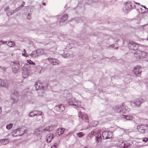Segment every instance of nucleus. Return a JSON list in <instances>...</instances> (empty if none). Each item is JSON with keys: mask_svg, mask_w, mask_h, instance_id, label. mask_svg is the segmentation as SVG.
<instances>
[{"mask_svg": "<svg viewBox=\"0 0 148 148\" xmlns=\"http://www.w3.org/2000/svg\"><path fill=\"white\" fill-rule=\"evenodd\" d=\"M133 72L135 75L139 76L142 72L140 67L138 66H136L134 69Z\"/></svg>", "mask_w": 148, "mask_h": 148, "instance_id": "9", "label": "nucleus"}, {"mask_svg": "<svg viewBox=\"0 0 148 148\" xmlns=\"http://www.w3.org/2000/svg\"><path fill=\"white\" fill-rule=\"evenodd\" d=\"M146 129H145V132H148V125H146Z\"/></svg>", "mask_w": 148, "mask_h": 148, "instance_id": "48", "label": "nucleus"}, {"mask_svg": "<svg viewBox=\"0 0 148 148\" xmlns=\"http://www.w3.org/2000/svg\"><path fill=\"white\" fill-rule=\"evenodd\" d=\"M58 144L57 143H54V145L52 146L51 148H57L58 147Z\"/></svg>", "mask_w": 148, "mask_h": 148, "instance_id": "39", "label": "nucleus"}, {"mask_svg": "<svg viewBox=\"0 0 148 148\" xmlns=\"http://www.w3.org/2000/svg\"><path fill=\"white\" fill-rule=\"evenodd\" d=\"M9 86V83L7 79H3L1 81V86L8 88Z\"/></svg>", "mask_w": 148, "mask_h": 148, "instance_id": "12", "label": "nucleus"}, {"mask_svg": "<svg viewBox=\"0 0 148 148\" xmlns=\"http://www.w3.org/2000/svg\"><path fill=\"white\" fill-rule=\"evenodd\" d=\"M42 69L41 67L38 66L36 67L35 70L36 71H37L38 73H40Z\"/></svg>", "mask_w": 148, "mask_h": 148, "instance_id": "27", "label": "nucleus"}, {"mask_svg": "<svg viewBox=\"0 0 148 148\" xmlns=\"http://www.w3.org/2000/svg\"><path fill=\"white\" fill-rule=\"evenodd\" d=\"M68 100L67 102L69 105H73L77 106L78 107H80L81 103L80 102L78 101L75 99L74 98H72L70 99H67Z\"/></svg>", "mask_w": 148, "mask_h": 148, "instance_id": "4", "label": "nucleus"}, {"mask_svg": "<svg viewBox=\"0 0 148 148\" xmlns=\"http://www.w3.org/2000/svg\"><path fill=\"white\" fill-rule=\"evenodd\" d=\"M24 133V131L21 129H18L14 130L12 133L13 137L21 136Z\"/></svg>", "mask_w": 148, "mask_h": 148, "instance_id": "5", "label": "nucleus"}, {"mask_svg": "<svg viewBox=\"0 0 148 148\" xmlns=\"http://www.w3.org/2000/svg\"><path fill=\"white\" fill-rule=\"evenodd\" d=\"M27 62L28 63H29V64L33 66L35 65V63L32 61H31L30 60H27Z\"/></svg>", "mask_w": 148, "mask_h": 148, "instance_id": "31", "label": "nucleus"}, {"mask_svg": "<svg viewBox=\"0 0 148 148\" xmlns=\"http://www.w3.org/2000/svg\"><path fill=\"white\" fill-rule=\"evenodd\" d=\"M42 133V130L41 128H38L35 130L34 133L36 135H40Z\"/></svg>", "mask_w": 148, "mask_h": 148, "instance_id": "19", "label": "nucleus"}, {"mask_svg": "<svg viewBox=\"0 0 148 148\" xmlns=\"http://www.w3.org/2000/svg\"><path fill=\"white\" fill-rule=\"evenodd\" d=\"M35 114V111L34 110L33 111H32L31 112H30L29 114V116L30 117H33L36 116Z\"/></svg>", "mask_w": 148, "mask_h": 148, "instance_id": "33", "label": "nucleus"}, {"mask_svg": "<svg viewBox=\"0 0 148 148\" xmlns=\"http://www.w3.org/2000/svg\"><path fill=\"white\" fill-rule=\"evenodd\" d=\"M25 4V3L24 2H23L22 3V6H24Z\"/></svg>", "mask_w": 148, "mask_h": 148, "instance_id": "54", "label": "nucleus"}, {"mask_svg": "<svg viewBox=\"0 0 148 148\" xmlns=\"http://www.w3.org/2000/svg\"><path fill=\"white\" fill-rule=\"evenodd\" d=\"M60 129V131H59V130H58V131H59L57 132V133L59 135L62 134L64 133V131L65 130L64 128Z\"/></svg>", "mask_w": 148, "mask_h": 148, "instance_id": "29", "label": "nucleus"}, {"mask_svg": "<svg viewBox=\"0 0 148 148\" xmlns=\"http://www.w3.org/2000/svg\"><path fill=\"white\" fill-rule=\"evenodd\" d=\"M65 109L64 106L62 104L58 105L55 106L54 112L57 114H59Z\"/></svg>", "mask_w": 148, "mask_h": 148, "instance_id": "3", "label": "nucleus"}, {"mask_svg": "<svg viewBox=\"0 0 148 148\" xmlns=\"http://www.w3.org/2000/svg\"><path fill=\"white\" fill-rule=\"evenodd\" d=\"M85 134L82 132L77 133L76 134L80 138L82 137Z\"/></svg>", "mask_w": 148, "mask_h": 148, "instance_id": "32", "label": "nucleus"}, {"mask_svg": "<svg viewBox=\"0 0 148 148\" xmlns=\"http://www.w3.org/2000/svg\"><path fill=\"white\" fill-rule=\"evenodd\" d=\"M141 51H138L134 54V56L137 59H140V55L141 53Z\"/></svg>", "mask_w": 148, "mask_h": 148, "instance_id": "21", "label": "nucleus"}, {"mask_svg": "<svg viewBox=\"0 0 148 148\" xmlns=\"http://www.w3.org/2000/svg\"><path fill=\"white\" fill-rule=\"evenodd\" d=\"M80 108L81 109V110H82V109H83V110L84 109V108L82 107H81Z\"/></svg>", "mask_w": 148, "mask_h": 148, "instance_id": "57", "label": "nucleus"}, {"mask_svg": "<svg viewBox=\"0 0 148 148\" xmlns=\"http://www.w3.org/2000/svg\"><path fill=\"white\" fill-rule=\"evenodd\" d=\"M42 4L43 5H45V3H43Z\"/></svg>", "mask_w": 148, "mask_h": 148, "instance_id": "59", "label": "nucleus"}, {"mask_svg": "<svg viewBox=\"0 0 148 148\" xmlns=\"http://www.w3.org/2000/svg\"><path fill=\"white\" fill-rule=\"evenodd\" d=\"M121 117L122 118L125 119H126L129 120H132L134 118L133 116L132 115H122L121 116Z\"/></svg>", "mask_w": 148, "mask_h": 148, "instance_id": "17", "label": "nucleus"}, {"mask_svg": "<svg viewBox=\"0 0 148 148\" xmlns=\"http://www.w3.org/2000/svg\"><path fill=\"white\" fill-rule=\"evenodd\" d=\"M132 8L131 4L130 3H127L125 4V7L123 8L124 10L130 11Z\"/></svg>", "mask_w": 148, "mask_h": 148, "instance_id": "14", "label": "nucleus"}, {"mask_svg": "<svg viewBox=\"0 0 148 148\" xmlns=\"http://www.w3.org/2000/svg\"><path fill=\"white\" fill-rule=\"evenodd\" d=\"M94 134V132L93 131H92L89 134L88 136H91L92 135H93Z\"/></svg>", "mask_w": 148, "mask_h": 148, "instance_id": "43", "label": "nucleus"}, {"mask_svg": "<svg viewBox=\"0 0 148 148\" xmlns=\"http://www.w3.org/2000/svg\"><path fill=\"white\" fill-rule=\"evenodd\" d=\"M30 55L33 58H35L38 56L36 50L33 51L30 54Z\"/></svg>", "mask_w": 148, "mask_h": 148, "instance_id": "22", "label": "nucleus"}, {"mask_svg": "<svg viewBox=\"0 0 148 148\" xmlns=\"http://www.w3.org/2000/svg\"><path fill=\"white\" fill-rule=\"evenodd\" d=\"M113 109L115 112H121V105H116L113 108Z\"/></svg>", "mask_w": 148, "mask_h": 148, "instance_id": "16", "label": "nucleus"}, {"mask_svg": "<svg viewBox=\"0 0 148 148\" xmlns=\"http://www.w3.org/2000/svg\"><path fill=\"white\" fill-rule=\"evenodd\" d=\"M23 6H22V5L21 4V5H20V7H19L18 8H17L16 10V11H17V12L18 10H19Z\"/></svg>", "mask_w": 148, "mask_h": 148, "instance_id": "45", "label": "nucleus"}, {"mask_svg": "<svg viewBox=\"0 0 148 148\" xmlns=\"http://www.w3.org/2000/svg\"><path fill=\"white\" fill-rule=\"evenodd\" d=\"M82 118L83 120H87L88 118V116L86 114H84L82 115Z\"/></svg>", "mask_w": 148, "mask_h": 148, "instance_id": "36", "label": "nucleus"}, {"mask_svg": "<svg viewBox=\"0 0 148 148\" xmlns=\"http://www.w3.org/2000/svg\"><path fill=\"white\" fill-rule=\"evenodd\" d=\"M98 122L97 121H94L92 122V126L95 127L98 124Z\"/></svg>", "mask_w": 148, "mask_h": 148, "instance_id": "38", "label": "nucleus"}, {"mask_svg": "<svg viewBox=\"0 0 148 148\" xmlns=\"http://www.w3.org/2000/svg\"><path fill=\"white\" fill-rule=\"evenodd\" d=\"M47 60L50 63L54 65H58L60 63V62L58 60L51 58H49Z\"/></svg>", "mask_w": 148, "mask_h": 148, "instance_id": "10", "label": "nucleus"}, {"mask_svg": "<svg viewBox=\"0 0 148 148\" xmlns=\"http://www.w3.org/2000/svg\"><path fill=\"white\" fill-rule=\"evenodd\" d=\"M5 42H6V43H7V42H6V41H5Z\"/></svg>", "mask_w": 148, "mask_h": 148, "instance_id": "64", "label": "nucleus"}, {"mask_svg": "<svg viewBox=\"0 0 148 148\" xmlns=\"http://www.w3.org/2000/svg\"><path fill=\"white\" fill-rule=\"evenodd\" d=\"M46 128L48 129V132H50L49 126L46 127Z\"/></svg>", "mask_w": 148, "mask_h": 148, "instance_id": "52", "label": "nucleus"}, {"mask_svg": "<svg viewBox=\"0 0 148 148\" xmlns=\"http://www.w3.org/2000/svg\"><path fill=\"white\" fill-rule=\"evenodd\" d=\"M84 148H88V147H86Z\"/></svg>", "mask_w": 148, "mask_h": 148, "instance_id": "60", "label": "nucleus"}, {"mask_svg": "<svg viewBox=\"0 0 148 148\" xmlns=\"http://www.w3.org/2000/svg\"><path fill=\"white\" fill-rule=\"evenodd\" d=\"M53 134L50 133L47 136V142L48 143H50L53 138Z\"/></svg>", "mask_w": 148, "mask_h": 148, "instance_id": "15", "label": "nucleus"}, {"mask_svg": "<svg viewBox=\"0 0 148 148\" xmlns=\"http://www.w3.org/2000/svg\"><path fill=\"white\" fill-rule=\"evenodd\" d=\"M5 11L6 10H7V8H6V9L5 8Z\"/></svg>", "mask_w": 148, "mask_h": 148, "instance_id": "61", "label": "nucleus"}, {"mask_svg": "<svg viewBox=\"0 0 148 148\" xmlns=\"http://www.w3.org/2000/svg\"><path fill=\"white\" fill-rule=\"evenodd\" d=\"M130 110L127 106L123 104L121 105V112L125 113L127 112H129Z\"/></svg>", "mask_w": 148, "mask_h": 148, "instance_id": "11", "label": "nucleus"}, {"mask_svg": "<svg viewBox=\"0 0 148 148\" xmlns=\"http://www.w3.org/2000/svg\"><path fill=\"white\" fill-rule=\"evenodd\" d=\"M9 142V140L8 139L0 140V142L3 144V145L7 144Z\"/></svg>", "mask_w": 148, "mask_h": 148, "instance_id": "23", "label": "nucleus"}, {"mask_svg": "<svg viewBox=\"0 0 148 148\" xmlns=\"http://www.w3.org/2000/svg\"><path fill=\"white\" fill-rule=\"evenodd\" d=\"M146 127V125H140L137 126V129L138 132L142 133H143L145 132Z\"/></svg>", "mask_w": 148, "mask_h": 148, "instance_id": "8", "label": "nucleus"}, {"mask_svg": "<svg viewBox=\"0 0 148 148\" xmlns=\"http://www.w3.org/2000/svg\"><path fill=\"white\" fill-rule=\"evenodd\" d=\"M36 51L38 56L42 55L44 53V51L42 50L38 49L36 50Z\"/></svg>", "mask_w": 148, "mask_h": 148, "instance_id": "26", "label": "nucleus"}, {"mask_svg": "<svg viewBox=\"0 0 148 148\" xmlns=\"http://www.w3.org/2000/svg\"><path fill=\"white\" fill-rule=\"evenodd\" d=\"M26 51L25 49H24L22 53V55L23 56L27 57L28 56L27 54H26Z\"/></svg>", "mask_w": 148, "mask_h": 148, "instance_id": "34", "label": "nucleus"}, {"mask_svg": "<svg viewBox=\"0 0 148 148\" xmlns=\"http://www.w3.org/2000/svg\"><path fill=\"white\" fill-rule=\"evenodd\" d=\"M7 44L8 46L10 47L14 46L15 45L14 42H13L12 41L8 42Z\"/></svg>", "mask_w": 148, "mask_h": 148, "instance_id": "28", "label": "nucleus"}, {"mask_svg": "<svg viewBox=\"0 0 148 148\" xmlns=\"http://www.w3.org/2000/svg\"><path fill=\"white\" fill-rule=\"evenodd\" d=\"M30 65L29 64H26L24 65V67L25 68L28 69L30 67Z\"/></svg>", "mask_w": 148, "mask_h": 148, "instance_id": "41", "label": "nucleus"}, {"mask_svg": "<svg viewBox=\"0 0 148 148\" xmlns=\"http://www.w3.org/2000/svg\"><path fill=\"white\" fill-rule=\"evenodd\" d=\"M110 46L111 47H114V46L112 44V45H110Z\"/></svg>", "mask_w": 148, "mask_h": 148, "instance_id": "56", "label": "nucleus"}, {"mask_svg": "<svg viewBox=\"0 0 148 148\" xmlns=\"http://www.w3.org/2000/svg\"><path fill=\"white\" fill-rule=\"evenodd\" d=\"M1 79H0V86H1Z\"/></svg>", "mask_w": 148, "mask_h": 148, "instance_id": "58", "label": "nucleus"}, {"mask_svg": "<svg viewBox=\"0 0 148 148\" xmlns=\"http://www.w3.org/2000/svg\"><path fill=\"white\" fill-rule=\"evenodd\" d=\"M96 141L97 143H98L101 142V135L100 133L97 134L96 136Z\"/></svg>", "mask_w": 148, "mask_h": 148, "instance_id": "18", "label": "nucleus"}, {"mask_svg": "<svg viewBox=\"0 0 148 148\" xmlns=\"http://www.w3.org/2000/svg\"><path fill=\"white\" fill-rule=\"evenodd\" d=\"M128 46L129 49L134 50L138 49L139 47L138 44L132 41L129 42L128 44Z\"/></svg>", "mask_w": 148, "mask_h": 148, "instance_id": "6", "label": "nucleus"}, {"mask_svg": "<svg viewBox=\"0 0 148 148\" xmlns=\"http://www.w3.org/2000/svg\"><path fill=\"white\" fill-rule=\"evenodd\" d=\"M125 148H126L130 146V144L128 143L127 142L125 141Z\"/></svg>", "mask_w": 148, "mask_h": 148, "instance_id": "42", "label": "nucleus"}, {"mask_svg": "<svg viewBox=\"0 0 148 148\" xmlns=\"http://www.w3.org/2000/svg\"><path fill=\"white\" fill-rule=\"evenodd\" d=\"M68 18V16L67 14H64L63 15L62 17L61 18L60 21V25H62L63 24H62V23L64 22Z\"/></svg>", "mask_w": 148, "mask_h": 148, "instance_id": "20", "label": "nucleus"}, {"mask_svg": "<svg viewBox=\"0 0 148 148\" xmlns=\"http://www.w3.org/2000/svg\"><path fill=\"white\" fill-rule=\"evenodd\" d=\"M148 140V138H145L143 139V142H147V141Z\"/></svg>", "mask_w": 148, "mask_h": 148, "instance_id": "44", "label": "nucleus"}, {"mask_svg": "<svg viewBox=\"0 0 148 148\" xmlns=\"http://www.w3.org/2000/svg\"><path fill=\"white\" fill-rule=\"evenodd\" d=\"M10 64L11 67L12 72L14 73H17L19 70V62L16 60H15L14 62L11 61Z\"/></svg>", "mask_w": 148, "mask_h": 148, "instance_id": "1", "label": "nucleus"}, {"mask_svg": "<svg viewBox=\"0 0 148 148\" xmlns=\"http://www.w3.org/2000/svg\"><path fill=\"white\" fill-rule=\"evenodd\" d=\"M141 6H142V7H143L145 9V10L143 12L142 11V13L146 12L148 11V9L145 6L143 5H141ZM140 9L141 10V11H142V9L140 8Z\"/></svg>", "mask_w": 148, "mask_h": 148, "instance_id": "37", "label": "nucleus"}, {"mask_svg": "<svg viewBox=\"0 0 148 148\" xmlns=\"http://www.w3.org/2000/svg\"><path fill=\"white\" fill-rule=\"evenodd\" d=\"M47 131H48V129H47L46 127L43 130H42V133H45Z\"/></svg>", "mask_w": 148, "mask_h": 148, "instance_id": "46", "label": "nucleus"}, {"mask_svg": "<svg viewBox=\"0 0 148 148\" xmlns=\"http://www.w3.org/2000/svg\"><path fill=\"white\" fill-rule=\"evenodd\" d=\"M141 53L140 55V59L145 58L147 55V53L144 51H141Z\"/></svg>", "mask_w": 148, "mask_h": 148, "instance_id": "24", "label": "nucleus"}, {"mask_svg": "<svg viewBox=\"0 0 148 148\" xmlns=\"http://www.w3.org/2000/svg\"><path fill=\"white\" fill-rule=\"evenodd\" d=\"M112 133L111 132L105 131L102 133L103 137L104 139L111 138L112 136Z\"/></svg>", "mask_w": 148, "mask_h": 148, "instance_id": "7", "label": "nucleus"}, {"mask_svg": "<svg viewBox=\"0 0 148 148\" xmlns=\"http://www.w3.org/2000/svg\"><path fill=\"white\" fill-rule=\"evenodd\" d=\"M64 53L65 55H64V58H67L70 56V54L68 53ZM63 56H64V55H62Z\"/></svg>", "mask_w": 148, "mask_h": 148, "instance_id": "40", "label": "nucleus"}, {"mask_svg": "<svg viewBox=\"0 0 148 148\" xmlns=\"http://www.w3.org/2000/svg\"><path fill=\"white\" fill-rule=\"evenodd\" d=\"M4 42L2 41H1V40H0V45H1L3 44L4 43Z\"/></svg>", "mask_w": 148, "mask_h": 148, "instance_id": "53", "label": "nucleus"}, {"mask_svg": "<svg viewBox=\"0 0 148 148\" xmlns=\"http://www.w3.org/2000/svg\"><path fill=\"white\" fill-rule=\"evenodd\" d=\"M27 18L29 19L31 18L30 14H28L27 16Z\"/></svg>", "mask_w": 148, "mask_h": 148, "instance_id": "50", "label": "nucleus"}, {"mask_svg": "<svg viewBox=\"0 0 148 148\" xmlns=\"http://www.w3.org/2000/svg\"><path fill=\"white\" fill-rule=\"evenodd\" d=\"M24 75V72L23 73H22V75H23V77H27V75H25V76Z\"/></svg>", "mask_w": 148, "mask_h": 148, "instance_id": "51", "label": "nucleus"}, {"mask_svg": "<svg viewBox=\"0 0 148 148\" xmlns=\"http://www.w3.org/2000/svg\"><path fill=\"white\" fill-rule=\"evenodd\" d=\"M2 112V108L1 107H0V114Z\"/></svg>", "mask_w": 148, "mask_h": 148, "instance_id": "55", "label": "nucleus"}, {"mask_svg": "<svg viewBox=\"0 0 148 148\" xmlns=\"http://www.w3.org/2000/svg\"><path fill=\"white\" fill-rule=\"evenodd\" d=\"M35 86L36 90L40 89H46L47 88V86L45 87L44 86H42L41 84H40L39 82H37L35 84Z\"/></svg>", "mask_w": 148, "mask_h": 148, "instance_id": "13", "label": "nucleus"}, {"mask_svg": "<svg viewBox=\"0 0 148 148\" xmlns=\"http://www.w3.org/2000/svg\"><path fill=\"white\" fill-rule=\"evenodd\" d=\"M17 12L16 10H13L12 11H9L7 12L6 14L7 16H10L13 14L14 12Z\"/></svg>", "mask_w": 148, "mask_h": 148, "instance_id": "25", "label": "nucleus"}, {"mask_svg": "<svg viewBox=\"0 0 148 148\" xmlns=\"http://www.w3.org/2000/svg\"><path fill=\"white\" fill-rule=\"evenodd\" d=\"M12 126L13 124L12 123H10L6 125V128L8 130H10L12 127Z\"/></svg>", "mask_w": 148, "mask_h": 148, "instance_id": "35", "label": "nucleus"}, {"mask_svg": "<svg viewBox=\"0 0 148 148\" xmlns=\"http://www.w3.org/2000/svg\"><path fill=\"white\" fill-rule=\"evenodd\" d=\"M144 101L143 98L137 99L130 102V105L133 107H139Z\"/></svg>", "mask_w": 148, "mask_h": 148, "instance_id": "2", "label": "nucleus"}, {"mask_svg": "<svg viewBox=\"0 0 148 148\" xmlns=\"http://www.w3.org/2000/svg\"><path fill=\"white\" fill-rule=\"evenodd\" d=\"M35 112L36 116L41 115L42 114V113L40 111L35 110Z\"/></svg>", "mask_w": 148, "mask_h": 148, "instance_id": "30", "label": "nucleus"}, {"mask_svg": "<svg viewBox=\"0 0 148 148\" xmlns=\"http://www.w3.org/2000/svg\"><path fill=\"white\" fill-rule=\"evenodd\" d=\"M49 129H50V131L51 132L52 130H53V127L52 126H49Z\"/></svg>", "mask_w": 148, "mask_h": 148, "instance_id": "47", "label": "nucleus"}, {"mask_svg": "<svg viewBox=\"0 0 148 148\" xmlns=\"http://www.w3.org/2000/svg\"><path fill=\"white\" fill-rule=\"evenodd\" d=\"M0 68H1L2 69H3L4 70H5L6 69V68L4 67V66H0Z\"/></svg>", "mask_w": 148, "mask_h": 148, "instance_id": "49", "label": "nucleus"}, {"mask_svg": "<svg viewBox=\"0 0 148 148\" xmlns=\"http://www.w3.org/2000/svg\"><path fill=\"white\" fill-rule=\"evenodd\" d=\"M136 4H139V3H136Z\"/></svg>", "mask_w": 148, "mask_h": 148, "instance_id": "63", "label": "nucleus"}, {"mask_svg": "<svg viewBox=\"0 0 148 148\" xmlns=\"http://www.w3.org/2000/svg\"><path fill=\"white\" fill-rule=\"evenodd\" d=\"M118 48V47H117L116 48V49H117Z\"/></svg>", "mask_w": 148, "mask_h": 148, "instance_id": "62", "label": "nucleus"}]
</instances>
